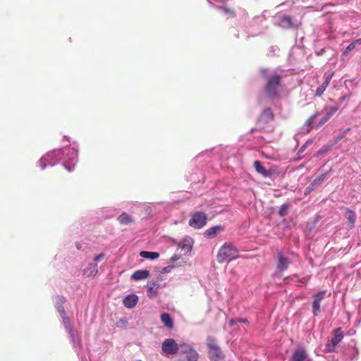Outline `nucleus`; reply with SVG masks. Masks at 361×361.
I'll list each match as a JSON object with an SVG mask.
<instances>
[{
  "instance_id": "10",
  "label": "nucleus",
  "mask_w": 361,
  "mask_h": 361,
  "mask_svg": "<svg viewBox=\"0 0 361 361\" xmlns=\"http://www.w3.org/2000/svg\"><path fill=\"white\" fill-rule=\"evenodd\" d=\"M289 361H311V360L309 358L307 350L300 347L295 349Z\"/></svg>"
},
{
  "instance_id": "20",
  "label": "nucleus",
  "mask_w": 361,
  "mask_h": 361,
  "mask_svg": "<svg viewBox=\"0 0 361 361\" xmlns=\"http://www.w3.org/2000/svg\"><path fill=\"white\" fill-rule=\"evenodd\" d=\"M223 231V227L220 225L214 226L205 231L204 234L208 238L215 237L219 232Z\"/></svg>"
},
{
  "instance_id": "25",
  "label": "nucleus",
  "mask_w": 361,
  "mask_h": 361,
  "mask_svg": "<svg viewBox=\"0 0 361 361\" xmlns=\"http://www.w3.org/2000/svg\"><path fill=\"white\" fill-rule=\"evenodd\" d=\"M361 44V39H356L350 43L343 52V55L347 56L348 54L355 48L356 45Z\"/></svg>"
},
{
  "instance_id": "28",
  "label": "nucleus",
  "mask_w": 361,
  "mask_h": 361,
  "mask_svg": "<svg viewBox=\"0 0 361 361\" xmlns=\"http://www.w3.org/2000/svg\"><path fill=\"white\" fill-rule=\"evenodd\" d=\"M220 8L224 12L226 15H227L230 18H234L236 16L235 11L233 8H229L226 7H220Z\"/></svg>"
},
{
  "instance_id": "31",
  "label": "nucleus",
  "mask_w": 361,
  "mask_h": 361,
  "mask_svg": "<svg viewBox=\"0 0 361 361\" xmlns=\"http://www.w3.org/2000/svg\"><path fill=\"white\" fill-rule=\"evenodd\" d=\"M319 115V112H317L315 113L314 114L312 115L305 122V124L308 126H310L314 120L316 118V117H317Z\"/></svg>"
},
{
  "instance_id": "35",
  "label": "nucleus",
  "mask_w": 361,
  "mask_h": 361,
  "mask_svg": "<svg viewBox=\"0 0 361 361\" xmlns=\"http://www.w3.org/2000/svg\"><path fill=\"white\" fill-rule=\"evenodd\" d=\"M66 329L67 330L70 336L73 338L75 334V330L74 329L73 326L71 325L69 327L66 328Z\"/></svg>"
},
{
  "instance_id": "34",
  "label": "nucleus",
  "mask_w": 361,
  "mask_h": 361,
  "mask_svg": "<svg viewBox=\"0 0 361 361\" xmlns=\"http://www.w3.org/2000/svg\"><path fill=\"white\" fill-rule=\"evenodd\" d=\"M330 118H329L326 115H324L322 119L319 121V122L318 123L317 127V128H319L321 127L322 125H324L328 120H329Z\"/></svg>"
},
{
  "instance_id": "1",
  "label": "nucleus",
  "mask_w": 361,
  "mask_h": 361,
  "mask_svg": "<svg viewBox=\"0 0 361 361\" xmlns=\"http://www.w3.org/2000/svg\"><path fill=\"white\" fill-rule=\"evenodd\" d=\"M238 252V250L233 243H226L220 247L217 253V262L221 264L227 259L228 262L235 259L239 257Z\"/></svg>"
},
{
  "instance_id": "11",
  "label": "nucleus",
  "mask_w": 361,
  "mask_h": 361,
  "mask_svg": "<svg viewBox=\"0 0 361 361\" xmlns=\"http://www.w3.org/2000/svg\"><path fill=\"white\" fill-rule=\"evenodd\" d=\"M290 260L286 257L282 252L277 253V269L283 271L288 268Z\"/></svg>"
},
{
  "instance_id": "19",
  "label": "nucleus",
  "mask_w": 361,
  "mask_h": 361,
  "mask_svg": "<svg viewBox=\"0 0 361 361\" xmlns=\"http://www.w3.org/2000/svg\"><path fill=\"white\" fill-rule=\"evenodd\" d=\"M159 284L157 282H149L147 284V295L149 298L154 297L157 293Z\"/></svg>"
},
{
  "instance_id": "2",
  "label": "nucleus",
  "mask_w": 361,
  "mask_h": 361,
  "mask_svg": "<svg viewBox=\"0 0 361 361\" xmlns=\"http://www.w3.org/2000/svg\"><path fill=\"white\" fill-rule=\"evenodd\" d=\"M274 118V114L270 109H265L262 111L258 120V127L255 129H252V131L259 130L264 133H271L274 131V128L269 125V123L271 122Z\"/></svg>"
},
{
  "instance_id": "33",
  "label": "nucleus",
  "mask_w": 361,
  "mask_h": 361,
  "mask_svg": "<svg viewBox=\"0 0 361 361\" xmlns=\"http://www.w3.org/2000/svg\"><path fill=\"white\" fill-rule=\"evenodd\" d=\"M56 309H57V310H58V312L60 314L61 317L65 316V315H66V314L65 309H64L63 305H58V306H56Z\"/></svg>"
},
{
  "instance_id": "9",
  "label": "nucleus",
  "mask_w": 361,
  "mask_h": 361,
  "mask_svg": "<svg viewBox=\"0 0 361 361\" xmlns=\"http://www.w3.org/2000/svg\"><path fill=\"white\" fill-rule=\"evenodd\" d=\"M326 293V290H322L313 295L312 314L314 316L320 314V303L324 299Z\"/></svg>"
},
{
  "instance_id": "3",
  "label": "nucleus",
  "mask_w": 361,
  "mask_h": 361,
  "mask_svg": "<svg viewBox=\"0 0 361 361\" xmlns=\"http://www.w3.org/2000/svg\"><path fill=\"white\" fill-rule=\"evenodd\" d=\"M281 75L277 73L268 77L265 92L269 98L274 99L279 97V88L281 85Z\"/></svg>"
},
{
  "instance_id": "5",
  "label": "nucleus",
  "mask_w": 361,
  "mask_h": 361,
  "mask_svg": "<svg viewBox=\"0 0 361 361\" xmlns=\"http://www.w3.org/2000/svg\"><path fill=\"white\" fill-rule=\"evenodd\" d=\"M179 353L185 358L186 361H197L199 359V354L197 350L192 345L186 343H180Z\"/></svg>"
},
{
  "instance_id": "32",
  "label": "nucleus",
  "mask_w": 361,
  "mask_h": 361,
  "mask_svg": "<svg viewBox=\"0 0 361 361\" xmlns=\"http://www.w3.org/2000/svg\"><path fill=\"white\" fill-rule=\"evenodd\" d=\"M62 319L65 328L69 327L70 326L72 325L69 318L66 315L62 317Z\"/></svg>"
},
{
  "instance_id": "12",
  "label": "nucleus",
  "mask_w": 361,
  "mask_h": 361,
  "mask_svg": "<svg viewBox=\"0 0 361 361\" xmlns=\"http://www.w3.org/2000/svg\"><path fill=\"white\" fill-rule=\"evenodd\" d=\"M279 25L285 29L294 28L298 25L293 22L292 18L288 15H282L279 17Z\"/></svg>"
},
{
  "instance_id": "21",
  "label": "nucleus",
  "mask_w": 361,
  "mask_h": 361,
  "mask_svg": "<svg viewBox=\"0 0 361 361\" xmlns=\"http://www.w3.org/2000/svg\"><path fill=\"white\" fill-rule=\"evenodd\" d=\"M149 276L147 270H137L133 273L131 278L135 281L147 279Z\"/></svg>"
},
{
  "instance_id": "16",
  "label": "nucleus",
  "mask_w": 361,
  "mask_h": 361,
  "mask_svg": "<svg viewBox=\"0 0 361 361\" xmlns=\"http://www.w3.org/2000/svg\"><path fill=\"white\" fill-rule=\"evenodd\" d=\"M138 302V297L135 294L127 295L123 300V305L127 308L134 307Z\"/></svg>"
},
{
  "instance_id": "29",
  "label": "nucleus",
  "mask_w": 361,
  "mask_h": 361,
  "mask_svg": "<svg viewBox=\"0 0 361 361\" xmlns=\"http://www.w3.org/2000/svg\"><path fill=\"white\" fill-rule=\"evenodd\" d=\"M290 205L288 204H283L281 206L279 211V215L281 217H283L287 214L288 209H289Z\"/></svg>"
},
{
  "instance_id": "13",
  "label": "nucleus",
  "mask_w": 361,
  "mask_h": 361,
  "mask_svg": "<svg viewBox=\"0 0 361 361\" xmlns=\"http://www.w3.org/2000/svg\"><path fill=\"white\" fill-rule=\"evenodd\" d=\"M193 243L192 238L185 237L179 243L178 247L182 251L188 253L192 250Z\"/></svg>"
},
{
  "instance_id": "14",
  "label": "nucleus",
  "mask_w": 361,
  "mask_h": 361,
  "mask_svg": "<svg viewBox=\"0 0 361 361\" xmlns=\"http://www.w3.org/2000/svg\"><path fill=\"white\" fill-rule=\"evenodd\" d=\"M334 75V72L326 75L324 82L317 89L315 92V96L320 97L324 92L326 90V87L329 86V82Z\"/></svg>"
},
{
  "instance_id": "23",
  "label": "nucleus",
  "mask_w": 361,
  "mask_h": 361,
  "mask_svg": "<svg viewBox=\"0 0 361 361\" xmlns=\"http://www.w3.org/2000/svg\"><path fill=\"white\" fill-rule=\"evenodd\" d=\"M254 166L255 170L264 177H267L269 175V172L265 169L259 161H255L254 162Z\"/></svg>"
},
{
  "instance_id": "41",
  "label": "nucleus",
  "mask_w": 361,
  "mask_h": 361,
  "mask_svg": "<svg viewBox=\"0 0 361 361\" xmlns=\"http://www.w3.org/2000/svg\"><path fill=\"white\" fill-rule=\"evenodd\" d=\"M235 322V320H234L233 319H231L229 321V325H230L231 326H233V325H234Z\"/></svg>"
},
{
  "instance_id": "36",
  "label": "nucleus",
  "mask_w": 361,
  "mask_h": 361,
  "mask_svg": "<svg viewBox=\"0 0 361 361\" xmlns=\"http://www.w3.org/2000/svg\"><path fill=\"white\" fill-rule=\"evenodd\" d=\"M104 257V254H99L97 255V256L94 257V261L95 262H99L100 260H102L103 258Z\"/></svg>"
},
{
  "instance_id": "30",
  "label": "nucleus",
  "mask_w": 361,
  "mask_h": 361,
  "mask_svg": "<svg viewBox=\"0 0 361 361\" xmlns=\"http://www.w3.org/2000/svg\"><path fill=\"white\" fill-rule=\"evenodd\" d=\"M66 302V298L63 296L58 295L55 298L56 306L63 305Z\"/></svg>"
},
{
  "instance_id": "43",
  "label": "nucleus",
  "mask_w": 361,
  "mask_h": 361,
  "mask_svg": "<svg viewBox=\"0 0 361 361\" xmlns=\"http://www.w3.org/2000/svg\"><path fill=\"white\" fill-rule=\"evenodd\" d=\"M76 247L78 250L80 249V245L79 243L76 245Z\"/></svg>"
},
{
  "instance_id": "42",
  "label": "nucleus",
  "mask_w": 361,
  "mask_h": 361,
  "mask_svg": "<svg viewBox=\"0 0 361 361\" xmlns=\"http://www.w3.org/2000/svg\"><path fill=\"white\" fill-rule=\"evenodd\" d=\"M309 143H310V142H307L305 143V145H303V146L300 148V151L304 150V149L305 148L306 145H307Z\"/></svg>"
},
{
  "instance_id": "7",
  "label": "nucleus",
  "mask_w": 361,
  "mask_h": 361,
  "mask_svg": "<svg viewBox=\"0 0 361 361\" xmlns=\"http://www.w3.org/2000/svg\"><path fill=\"white\" fill-rule=\"evenodd\" d=\"M343 333L341 328H337L334 331L333 338L326 344L325 350L329 353L334 352L336 345L343 338Z\"/></svg>"
},
{
  "instance_id": "40",
  "label": "nucleus",
  "mask_w": 361,
  "mask_h": 361,
  "mask_svg": "<svg viewBox=\"0 0 361 361\" xmlns=\"http://www.w3.org/2000/svg\"><path fill=\"white\" fill-rule=\"evenodd\" d=\"M238 322L246 324L247 322V319L241 318V319H238Z\"/></svg>"
},
{
  "instance_id": "37",
  "label": "nucleus",
  "mask_w": 361,
  "mask_h": 361,
  "mask_svg": "<svg viewBox=\"0 0 361 361\" xmlns=\"http://www.w3.org/2000/svg\"><path fill=\"white\" fill-rule=\"evenodd\" d=\"M326 149H319V150L317 152L316 156H317V157H318V156L322 155L324 152H326Z\"/></svg>"
},
{
  "instance_id": "15",
  "label": "nucleus",
  "mask_w": 361,
  "mask_h": 361,
  "mask_svg": "<svg viewBox=\"0 0 361 361\" xmlns=\"http://www.w3.org/2000/svg\"><path fill=\"white\" fill-rule=\"evenodd\" d=\"M345 216L348 221V227L350 229H352L355 227V224L357 219L356 214L355 212L348 208H345Z\"/></svg>"
},
{
  "instance_id": "24",
  "label": "nucleus",
  "mask_w": 361,
  "mask_h": 361,
  "mask_svg": "<svg viewBox=\"0 0 361 361\" xmlns=\"http://www.w3.org/2000/svg\"><path fill=\"white\" fill-rule=\"evenodd\" d=\"M140 256L145 259H155L159 257V254L157 252L141 251Z\"/></svg>"
},
{
  "instance_id": "17",
  "label": "nucleus",
  "mask_w": 361,
  "mask_h": 361,
  "mask_svg": "<svg viewBox=\"0 0 361 361\" xmlns=\"http://www.w3.org/2000/svg\"><path fill=\"white\" fill-rule=\"evenodd\" d=\"M160 319H161V322L164 324V326L167 329H172L173 328V326H174L173 321L169 313H166V312L161 313L160 315Z\"/></svg>"
},
{
  "instance_id": "6",
  "label": "nucleus",
  "mask_w": 361,
  "mask_h": 361,
  "mask_svg": "<svg viewBox=\"0 0 361 361\" xmlns=\"http://www.w3.org/2000/svg\"><path fill=\"white\" fill-rule=\"evenodd\" d=\"M207 346L209 348V356L211 360L218 361L223 358L221 350L216 344L214 338L212 337L207 338Z\"/></svg>"
},
{
  "instance_id": "27",
  "label": "nucleus",
  "mask_w": 361,
  "mask_h": 361,
  "mask_svg": "<svg viewBox=\"0 0 361 361\" xmlns=\"http://www.w3.org/2000/svg\"><path fill=\"white\" fill-rule=\"evenodd\" d=\"M338 108L339 104H336L331 107H325L324 109L326 110L325 115L330 118L338 111Z\"/></svg>"
},
{
  "instance_id": "4",
  "label": "nucleus",
  "mask_w": 361,
  "mask_h": 361,
  "mask_svg": "<svg viewBox=\"0 0 361 361\" xmlns=\"http://www.w3.org/2000/svg\"><path fill=\"white\" fill-rule=\"evenodd\" d=\"M161 350L166 355H176L180 350V344H178L173 338H166L162 343Z\"/></svg>"
},
{
  "instance_id": "22",
  "label": "nucleus",
  "mask_w": 361,
  "mask_h": 361,
  "mask_svg": "<svg viewBox=\"0 0 361 361\" xmlns=\"http://www.w3.org/2000/svg\"><path fill=\"white\" fill-rule=\"evenodd\" d=\"M121 224L128 225L134 223L133 219L126 212H123L117 219Z\"/></svg>"
},
{
  "instance_id": "8",
  "label": "nucleus",
  "mask_w": 361,
  "mask_h": 361,
  "mask_svg": "<svg viewBox=\"0 0 361 361\" xmlns=\"http://www.w3.org/2000/svg\"><path fill=\"white\" fill-rule=\"evenodd\" d=\"M207 219V215L204 212H197L192 215L189 220V225L195 228H200L206 224Z\"/></svg>"
},
{
  "instance_id": "44",
  "label": "nucleus",
  "mask_w": 361,
  "mask_h": 361,
  "mask_svg": "<svg viewBox=\"0 0 361 361\" xmlns=\"http://www.w3.org/2000/svg\"><path fill=\"white\" fill-rule=\"evenodd\" d=\"M69 171H71L70 167H66Z\"/></svg>"
},
{
  "instance_id": "26",
  "label": "nucleus",
  "mask_w": 361,
  "mask_h": 361,
  "mask_svg": "<svg viewBox=\"0 0 361 361\" xmlns=\"http://www.w3.org/2000/svg\"><path fill=\"white\" fill-rule=\"evenodd\" d=\"M97 264H90L85 270V273L88 276H94L97 273Z\"/></svg>"
},
{
  "instance_id": "38",
  "label": "nucleus",
  "mask_w": 361,
  "mask_h": 361,
  "mask_svg": "<svg viewBox=\"0 0 361 361\" xmlns=\"http://www.w3.org/2000/svg\"><path fill=\"white\" fill-rule=\"evenodd\" d=\"M178 259H179V257L176 255H174L173 256L171 257V260L173 262H174L177 261Z\"/></svg>"
},
{
  "instance_id": "39",
  "label": "nucleus",
  "mask_w": 361,
  "mask_h": 361,
  "mask_svg": "<svg viewBox=\"0 0 361 361\" xmlns=\"http://www.w3.org/2000/svg\"><path fill=\"white\" fill-rule=\"evenodd\" d=\"M267 71H267V69H266V68L262 69V70L260 71L261 73H262L263 75H267Z\"/></svg>"
},
{
  "instance_id": "18",
  "label": "nucleus",
  "mask_w": 361,
  "mask_h": 361,
  "mask_svg": "<svg viewBox=\"0 0 361 361\" xmlns=\"http://www.w3.org/2000/svg\"><path fill=\"white\" fill-rule=\"evenodd\" d=\"M327 173H324L317 178H316L307 188V190H314L318 185H319L326 178Z\"/></svg>"
}]
</instances>
